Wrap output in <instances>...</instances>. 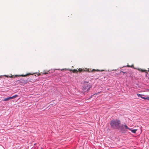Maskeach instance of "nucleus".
<instances>
[{
    "label": "nucleus",
    "mask_w": 149,
    "mask_h": 149,
    "mask_svg": "<svg viewBox=\"0 0 149 149\" xmlns=\"http://www.w3.org/2000/svg\"><path fill=\"white\" fill-rule=\"evenodd\" d=\"M120 120H113L111 122L110 125L112 128L118 129L120 127Z\"/></svg>",
    "instance_id": "f257e3e1"
},
{
    "label": "nucleus",
    "mask_w": 149,
    "mask_h": 149,
    "mask_svg": "<svg viewBox=\"0 0 149 149\" xmlns=\"http://www.w3.org/2000/svg\"><path fill=\"white\" fill-rule=\"evenodd\" d=\"M92 86V85L91 83H88V82L84 81L83 83L82 90L84 92H88Z\"/></svg>",
    "instance_id": "f03ea898"
},
{
    "label": "nucleus",
    "mask_w": 149,
    "mask_h": 149,
    "mask_svg": "<svg viewBox=\"0 0 149 149\" xmlns=\"http://www.w3.org/2000/svg\"><path fill=\"white\" fill-rule=\"evenodd\" d=\"M69 71H72L74 73H77L78 72H84L85 71H87L88 72H93V71H99L100 70L97 69L95 70L94 69H93L91 71H90L88 69V70L87 69L85 68V69H81V68H79L78 70L77 69H74V70H70Z\"/></svg>",
    "instance_id": "7ed1b4c3"
},
{
    "label": "nucleus",
    "mask_w": 149,
    "mask_h": 149,
    "mask_svg": "<svg viewBox=\"0 0 149 149\" xmlns=\"http://www.w3.org/2000/svg\"><path fill=\"white\" fill-rule=\"evenodd\" d=\"M137 95L138 97H140L141 98L143 99L144 100H149V97L148 96H146V97H143V96H144V95H141L140 94H137Z\"/></svg>",
    "instance_id": "20e7f679"
},
{
    "label": "nucleus",
    "mask_w": 149,
    "mask_h": 149,
    "mask_svg": "<svg viewBox=\"0 0 149 149\" xmlns=\"http://www.w3.org/2000/svg\"><path fill=\"white\" fill-rule=\"evenodd\" d=\"M21 81V83L22 84H26L27 83L28 81H30V80H25L23 79H21L19 82Z\"/></svg>",
    "instance_id": "39448f33"
},
{
    "label": "nucleus",
    "mask_w": 149,
    "mask_h": 149,
    "mask_svg": "<svg viewBox=\"0 0 149 149\" xmlns=\"http://www.w3.org/2000/svg\"><path fill=\"white\" fill-rule=\"evenodd\" d=\"M30 74H31L30 73H28V74H25V75L22 74V75H15V76L16 77H17V76H18V77H20V76H22V77H26V76H27L29 75Z\"/></svg>",
    "instance_id": "423d86ee"
},
{
    "label": "nucleus",
    "mask_w": 149,
    "mask_h": 149,
    "mask_svg": "<svg viewBox=\"0 0 149 149\" xmlns=\"http://www.w3.org/2000/svg\"><path fill=\"white\" fill-rule=\"evenodd\" d=\"M129 130H130L132 132L135 133L136 131H137V129L132 130L131 129H129Z\"/></svg>",
    "instance_id": "0eeeda50"
},
{
    "label": "nucleus",
    "mask_w": 149,
    "mask_h": 149,
    "mask_svg": "<svg viewBox=\"0 0 149 149\" xmlns=\"http://www.w3.org/2000/svg\"><path fill=\"white\" fill-rule=\"evenodd\" d=\"M138 70L139 71H141L142 72H146V73H148L146 71V70L141 69H139Z\"/></svg>",
    "instance_id": "6e6552de"
},
{
    "label": "nucleus",
    "mask_w": 149,
    "mask_h": 149,
    "mask_svg": "<svg viewBox=\"0 0 149 149\" xmlns=\"http://www.w3.org/2000/svg\"><path fill=\"white\" fill-rule=\"evenodd\" d=\"M10 99L9 98V97H8L7 98H5L4 99V100H3V101H8V100H9Z\"/></svg>",
    "instance_id": "1a4fd4ad"
},
{
    "label": "nucleus",
    "mask_w": 149,
    "mask_h": 149,
    "mask_svg": "<svg viewBox=\"0 0 149 149\" xmlns=\"http://www.w3.org/2000/svg\"><path fill=\"white\" fill-rule=\"evenodd\" d=\"M124 127H125V129H129H129H130V128H129L128 127V126H127V125H124Z\"/></svg>",
    "instance_id": "9d476101"
},
{
    "label": "nucleus",
    "mask_w": 149,
    "mask_h": 149,
    "mask_svg": "<svg viewBox=\"0 0 149 149\" xmlns=\"http://www.w3.org/2000/svg\"><path fill=\"white\" fill-rule=\"evenodd\" d=\"M14 98H15L14 97V96H13L11 97H9V98L10 99H13Z\"/></svg>",
    "instance_id": "9b49d317"
},
{
    "label": "nucleus",
    "mask_w": 149,
    "mask_h": 149,
    "mask_svg": "<svg viewBox=\"0 0 149 149\" xmlns=\"http://www.w3.org/2000/svg\"><path fill=\"white\" fill-rule=\"evenodd\" d=\"M19 80H17L16 81V82L18 84H22V83H21V81H20L19 82Z\"/></svg>",
    "instance_id": "f8f14e48"
},
{
    "label": "nucleus",
    "mask_w": 149,
    "mask_h": 149,
    "mask_svg": "<svg viewBox=\"0 0 149 149\" xmlns=\"http://www.w3.org/2000/svg\"><path fill=\"white\" fill-rule=\"evenodd\" d=\"M48 72H42V74H48Z\"/></svg>",
    "instance_id": "ddd939ff"
},
{
    "label": "nucleus",
    "mask_w": 149,
    "mask_h": 149,
    "mask_svg": "<svg viewBox=\"0 0 149 149\" xmlns=\"http://www.w3.org/2000/svg\"><path fill=\"white\" fill-rule=\"evenodd\" d=\"M14 96L15 98H16V97H17L18 96V95H14Z\"/></svg>",
    "instance_id": "4468645a"
},
{
    "label": "nucleus",
    "mask_w": 149,
    "mask_h": 149,
    "mask_svg": "<svg viewBox=\"0 0 149 149\" xmlns=\"http://www.w3.org/2000/svg\"><path fill=\"white\" fill-rule=\"evenodd\" d=\"M121 72H122V73H124V74H125V72H123V71H121V72H120V73H121Z\"/></svg>",
    "instance_id": "2eb2a0df"
},
{
    "label": "nucleus",
    "mask_w": 149,
    "mask_h": 149,
    "mask_svg": "<svg viewBox=\"0 0 149 149\" xmlns=\"http://www.w3.org/2000/svg\"><path fill=\"white\" fill-rule=\"evenodd\" d=\"M41 75V74H38V75Z\"/></svg>",
    "instance_id": "dca6fc26"
},
{
    "label": "nucleus",
    "mask_w": 149,
    "mask_h": 149,
    "mask_svg": "<svg viewBox=\"0 0 149 149\" xmlns=\"http://www.w3.org/2000/svg\"><path fill=\"white\" fill-rule=\"evenodd\" d=\"M13 77V76H11L10 77Z\"/></svg>",
    "instance_id": "f3484780"
},
{
    "label": "nucleus",
    "mask_w": 149,
    "mask_h": 149,
    "mask_svg": "<svg viewBox=\"0 0 149 149\" xmlns=\"http://www.w3.org/2000/svg\"><path fill=\"white\" fill-rule=\"evenodd\" d=\"M146 97V96H145V97Z\"/></svg>",
    "instance_id": "a211bd4d"
},
{
    "label": "nucleus",
    "mask_w": 149,
    "mask_h": 149,
    "mask_svg": "<svg viewBox=\"0 0 149 149\" xmlns=\"http://www.w3.org/2000/svg\"><path fill=\"white\" fill-rule=\"evenodd\" d=\"M127 66H128V67H130L129 65H128Z\"/></svg>",
    "instance_id": "6ab92c4d"
},
{
    "label": "nucleus",
    "mask_w": 149,
    "mask_h": 149,
    "mask_svg": "<svg viewBox=\"0 0 149 149\" xmlns=\"http://www.w3.org/2000/svg\"><path fill=\"white\" fill-rule=\"evenodd\" d=\"M148 72H149V70H148Z\"/></svg>",
    "instance_id": "aec40b11"
}]
</instances>
